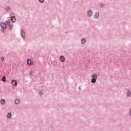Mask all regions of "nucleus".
<instances>
[{"label": "nucleus", "mask_w": 131, "mask_h": 131, "mask_svg": "<svg viewBox=\"0 0 131 131\" xmlns=\"http://www.w3.org/2000/svg\"><path fill=\"white\" fill-rule=\"evenodd\" d=\"M11 83L13 86H17L18 82H17V80L13 79L11 81Z\"/></svg>", "instance_id": "obj_2"}, {"label": "nucleus", "mask_w": 131, "mask_h": 131, "mask_svg": "<svg viewBox=\"0 0 131 131\" xmlns=\"http://www.w3.org/2000/svg\"><path fill=\"white\" fill-rule=\"evenodd\" d=\"M2 81H3L4 82L7 81V80L6 79V77L3 76L2 79Z\"/></svg>", "instance_id": "obj_12"}, {"label": "nucleus", "mask_w": 131, "mask_h": 131, "mask_svg": "<svg viewBox=\"0 0 131 131\" xmlns=\"http://www.w3.org/2000/svg\"><path fill=\"white\" fill-rule=\"evenodd\" d=\"M0 103L1 105H5V104H6V100L5 99H1L0 100Z\"/></svg>", "instance_id": "obj_5"}, {"label": "nucleus", "mask_w": 131, "mask_h": 131, "mask_svg": "<svg viewBox=\"0 0 131 131\" xmlns=\"http://www.w3.org/2000/svg\"><path fill=\"white\" fill-rule=\"evenodd\" d=\"M27 63L28 65H29V66H31V65H32V61L30 59H28L27 60Z\"/></svg>", "instance_id": "obj_3"}, {"label": "nucleus", "mask_w": 131, "mask_h": 131, "mask_svg": "<svg viewBox=\"0 0 131 131\" xmlns=\"http://www.w3.org/2000/svg\"><path fill=\"white\" fill-rule=\"evenodd\" d=\"M12 28H13V27L12 26H9V29H10L11 30L12 29Z\"/></svg>", "instance_id": "obj_17"}, {"label": "nucleus", "mask_w": 131, "mask_h": 131, "mask_svg": "<svg viewBox=\"0 0 131 131\" xmlns=\"http://www.w3.org/2000/svg\"><path fill=\"white\" fill-rule=\"evenodd\" d=\"M98 17H99V14L97 13L95 14V17L98 18Z\"/></svg>", "instance_id": "obj_15"}, {"label": "nucleus", "mask_w": 131, "mask_h": 131, "mask_svg": "<svg viewBox=\"0 0 131 131\" xmlns=\"http://www.w3.org/2000/svg\"><path fill=\"white\" fill-rule=\"evenodd\" d=\"M11 21L12 22H13L14 23V22H15L16 21V18H15V17L13 16L12 18H11Z\"/></svg>", "instance_id": "obj_10"}, {"label": "nucleus", "mask_w": 131, "mask_h": 131, "mask_svg": "<svg viewBox=\"0 0 131 131\" xmlns=\"http://www.w3.org/2000/svg\"><path fill=\"white\" fill-rule=\"evenodd\" d=\"M9 10H10V8H8V9H7V11H9Z\"/></svg>", "instance_id": "obj_21"}, {"label": "nucleus", "mask_w": 131, "mask_h": 131, "mask_svg": "<svg viewBox=\"0 0 131 131\" xmlns=\"http://www.w3.org/2000/svg\"><path fill=\"white\" fill-rule=\"evenodd\" d=\"M15 104H16V105H18L20 103V100L18 99H15L14 101Z\"/></svg>", "instance_id": "obj_7"}, {"label": "nucleus", "mask_w": 131, "mask_h": 131, "mask_svg": "<svg viewBox=\"0 0 131 131\" xmlns=\"http://www.w3.org/2000/svg\"><path fill=\"white\" fill-rule=\"evenodd\" d=\"M1 27H2V28H4V29H6V28H7V25H6V24L4 23H2L1 24Z\"/></svg>", "instance_id": "obj_4"}, {"label": "nucleus", "mask_w": 131, "mask_h": 131, "mask_svg": "<svg viewBox=\"0 0 131 131\" xmlns=\"http://www.w3.org/2000/svg\"><path fill=\"white\" fill-rule=\"evenodd\" d=\"M1 60H2V61H5V57H2L1 58Z\"/></svg>", "instance_id": "obj_18"}, {"label": "nucleus", "mask_w": 131, "mask_h": 131, "mask_svg": "<svg viewBox=\"0 0 131 131\" xmlns=\"http://www.w3.org/2000/svg\"><path fill=\"white\" fill-rule=\"evenodd\" d=\"M40 3H43V0H39Z\"/></svg>", "instance_id": "obj_20"}, {"label": "nucleus", "mask_w": 131, "mask_h": 131, "mask_svg": "<svg viewBox=\"0 0 131 131\" xmlns=\"http://www.w3.org/2000/svg\"><path fill=\"white\" fill-rule=\"evenodd\" d=\"M130 94H131L130 90H128L127 92L126 93V96L127 97H129V96H130Z\"/></svg>", "instance_id": "obj_8"}, {"label": "nucleus", "mask_w": 131, "mask_h": 131, "mask_svg": "<svg viewBox=\"0 0 131 131\" xmlns=\"http://www.w3.org/2000/svg\"><path fill=\"white\" fill-rule=\"evenodd\" d=\"M81 43H85V39H82L81 41Z\"/></svg>", "instance_id": "obj_14"}, {"label": "nucleus", "mask_w": 131, "mask_h": 131, "mask_svg": "<svg viewBox=\"0 0 131 131\" xmlns=\"http://www.w3.org/2000/svg\"><path fill=\"white\" fill-rule=\"evenodd\" d=\"M60 60L61 62H64L65 61V57L63 56H60Z\"/></svg>", "instance_id": "obj_6"}, {"label": "nucleus", "mask_w": 131, "mask_h": 131, "mask_svg": "<svg viewBox=\"0 0 131 131\" xmlns=\"http://www.w3.org/2000/svg\"><path fill=\"white\" fill-rule=\"evenodd\" d=\"M88 15L89 16H92V12L91 11H88Z\"/></svg>", "instance_id": "obj_13"}, {"label": "nucleus", "mask_w": 131, "mask_h": 131, "mask_svg": "<svg viewBox=\"0 0 131 131\" xmlns=\"http://www.w3.org/2000/svg\"><path fill=\"white\" fill-rule=\"evenodd\" d=\"M39 95H40V96H41V95H42V91H40L39 92Z\"/></svg>", "instance_id": "obj_19"}, {"label": "nucleus", "mask_w": 131, "mask_h": 131, "mask_svg": "<svg viewBox=\"0 0 131 131\" xmlns=\"http://www.w3.org/2000/svg\"><path fill=\"white\" fill-rule=\"evenodd\" d=\"M21 35L23 38H25V33L23 31H21Z\"/></svg>", "instance_id": "obj_11"}, {"label": "nucleus", "mask_w": 131, "mask_h": 131, "mask_svg": "<svg viewBox=\"0 0 131 131\" xmlns=\"http://www.w3.org/2000/svg\"><path fill=\"white\" fill-rule=\"evenodd\" d=\"M11 116H12V114L11 113H9L7 114V118H11Z\"/></svg>", "instance_id": "obj_9"}, {"label": "nucleus", "mask_w": 131, "mask_h": 131, "mask_svg": "<svg viewBox=\"0 0 131 131\" xmlns=\"http://www.w3.org/2000/svg\"><path fill=\"white\" fill-rule=\"evenodd\" d=\"M7 23L8 25H10V24H11V21H10V20H8L7 21Z\"/></svg>", "instance_id": "obj_16"}, {"label": "nucleus", "mask_w": 131, "mask_h": 131, "mask_svg": "<svg viewBox=\"0 0 131 131\" xmlns=\"http://www.w3.org/2000/svg\"><path fill=\"white\" fill-rule=\"evenodd\" d=\"M92 79L91 80V82L92 83H95L96 81H97V78H98V76L96 74H93L92 76Z\"/></svg>", "instance_id": "obj_1"}]
</instances>
